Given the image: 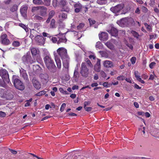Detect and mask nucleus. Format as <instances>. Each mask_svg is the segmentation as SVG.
<instances>
[{
	"label": "nucleus",
	"mask_w": 159,
	"mask_h": 159,
	"mask_svg": "<svg viewBox=\"0 0 159 159\" xmlns=\"http://www.w3.org/2000/svg\"><path fill=\"white\" fill-rule=\"evenodd\" d=\"M74 6L75 8V11L76 13L79 12L82 8V5L80 3H75Z\"/></svg>",
	"instance_id": "17"
},
{
	"label": "nucleus",
	"mask_w": 159,
	"mask_h": 159,
	"mask_svg": "<svg viewBox=\"0 0 159 159\" xmlns=\"http://www.w3.org/2000/svg\"><path fill=\"white\" fill-rule=\"evenodd\" d=\"M128 26L130 25H134L135 24V22L133 19L131 18H128Z\"/></svg>",
	"instance_id": "27"
},
{
	"label": "nucleus",
	"mask_w": 159,
	"mask_h": 159,
	"mask_svg": "<svg viewBox=\"0 0 159 159\" xmlns=\"http://www.w3.org/2000/svg\"><path fill=\"white\" fill-rule=\"evenodd\" d=\"M101 46L102 44L99 41H98L97 42L96 44L95 45V47L97 48L100 49L102 47Z\"/></svg>",
	"instance_id": "43"
},
{
	"label": "nucleus",
	"mask_w": 159,
	"mask_h": 159,
	"mask_svg": "<svg viewBox=\"0 0 159 159\" xmlns=\"http://www.w3.org/2000/svg\"><path fill=\"white\" fill-rule=\"evenodd\" d=\"M131 33L135 37H136L137 38H138V37L139 36V34L135 31H131Z\"/></svg>",
	"instance_id": "40"
},
{
	"label": "nucleus",
	"mask_w": 159,
	"mask_h": 159,
	"mask_svg": "<svg viewBox=\"0 0 159 159\" xmlns=\"http://www.w3.org/2000/svg\"><path fill=\"white\" fill-rule=\"evenodd\" d=\"M51 39L53 43H56L57 41V39L56 37H52Z\"/></svg>",
	"instance_id": "57"
},
{
	"label": "nucleus",
	"mask_w": 159,
	"mask_h": 159,
	"mask_svg": "<svg viewBox=\"0 0 159 159\" xmlns=\"http://www.w3.org/2000/svg\"><path fill=\"white\" fill-rule=\"evenodd\" d=\"M100 74L103 77L105 78L106 77V74L104 71L102 70L101 71H100Z\"/></svg>",
	"instance_id": "59"
},
{
	"label": "nucleus",
	"mask_w": 159,
	"mask_h": 159,
	"mask_svg": "<svg viewBox=\"0 0 159 159\" xmlns=\"http://www.w3.org/2000/svg\"><path fill=\"white\" fill-rule=\"evenodd\" d=\"M38 32L34 29H32L30 30V37L32 39L34 37H36L37 35V33Z\"/></svg>",
	"instance_id": "22"
},
{
	"label": "nucleus",
	"mask_w": 159,
	"mask_h": 159,
	"mask_svg": "<svg viewBox=\"0 0 159 159\" xmlns=\"http://www.w3.org/2000/svg\"><path fill=\"white\" fill-rule=\"evenodd\" d=\"M55 61L56 62L57 67L58 68L60 69L61 66V63L60 59L54 54Z\"/></svg>",
	"instance_id": "20"
},
{
	"label": "nucleus",
	"mask_w": 159,
	"mask_h": 159,
	"mask_svg": "<svg viewBox=\"0 0 159 159\" xmlns=\"http://www.w3.org/2000/svg\"><path fill=\"white\" fill-rule=\"evenodd\" d=\"M104 66L106 68H111L113 66L112 62L110 61L106 60L103 63Z\"/></svg>",
	"instance_id": "15"
},
{
	"label": "nucleus",
	"mask_w": 159,
	"mask_h": 159,
	"mask_svg": "<svg viewBox=\"0 0 159 159\" xmlns=\"http://www.w3.org/2000/svg\"><path fill=\"white\" fill-rule=\"evenodd\" d=\"M34 39L39 45H43L44 43L45 39L42 35H37Z\"/></svg>",
	"instance_id": "11"
},
{
	"label": "nucleus",
	"mask_w": 159,
	"mask_h": 159,
	"mask_svg": "<svg viewBox=\"0 0 159 159\" xmlns=\"http://www.w3.org/2000/svg\"><path fill=\"white\" fill-rule=\"evenodd\" d=\"M28 7L27 5H25L22 6L20 9V12L22 16L25 18L27 17V10Z\"/></svg>",
	"instance_id": "12"
},
{
	"label": "nucleus",
	"mask_w": 159,
	"mask_h": 159,
	"mask_svg": "<svg viewBox=\"0 0 159 159\" xmlns=\"http://www.w3.org/2000/svg\"><path fill=\"white\" fill-rule=\"evenodd\" d=\"M0 43L3 45H8L11 43L10 40L8 39L7 35L3 34L0 36Z\"/></svg>",
	"instance_id": "9"
},
{
	"label": "nucleus",
	"mask_w": 159,
	"mask_h": 159,
	"mask_svg": "<svg viewBox=\"0 0 159 159\" xmlns=\"http://www.w3.org/2000/svg\"><path fill=\"white\" fill-rule=\"evenodd\" d=\"M33 3L37 5H43V2L42 0H33Z\"/></svg>",
	"instance_id": "24"
},
{
	"label": "nucleus",
	"mask_w": 159,
	"mask_h": 159,
	"mask_svg": "<svg viewBox=\"0 0 159 159\" xmlns=\"http://www.w3.org/2000/svg\"><path fill=\"white\" fill-rule=\"evenodd\" d=\"M46 93V91H45L44 90H43V91H40V92H39L38 93H37L36 94V95L37 96H41L42 95L45 94Z\"/></svg>",
	"instance_id": "36"
},
{
	"label": "nucleus",
	"mask_w": 159,
	"mask_h": 159,
	"mask_svg": "<svg viewBox=\"0 0 159 159\" xmlns=\"http://www.w3.org/2000/svg\"><path fill=\"white\" fill-rule=\"evenodd\" d=\"M101 69V66H94V70L98 72L100 71Z\"/></svg>",
	"instance_id": "41"
},
{
	"label": "nucleus",
	"mask_w": 159,
	"mask_h": 159,
	"mask_svg": "<svg viewBox=\"0 0 159 159\" xmlns=\"http://www.w3.org/2000/svg\"><path fill=\"white\" fill-rule=\"evenodd\" d=\"M31 52L32 56H35L37 53V50L36 48H33L31 49Z\"/></svg>",
	"instance_id": "25"
},
{
	"label": "nucleus",
	"mask_w": 159,
	"mask_h": 159,
	"mask_svg": "<svg viewBox=\"0 0 159 159\" xmlns=\"http://www.w3.org/2000/svg\"><path fill=\"white\" fill-rule=\"evenodd\" d=\"M59 18H61L63 19H66L67 18V16L66 14L62 12L59 14Z\"/></svg>",
	"instance_id": "33"
},
{
	"label": "nucleus",
	"mask_w": 159,
	"mask_h": 159,
	"mask_svg": "<svg viewBox=\"0 0 159 159\" xmlns=\"http://www.w3.org/2000/svg\"><path fill=\"white\" fill-rule=\"evenodd\" d=\"M20 76L22 77L24 80H27L28 79V75L26 72V71L22 68L20 70Z\"/></svg>",
	"instance_id": "16"
},
{
	"label": "nucleus",
	"mask_w": 159,
	"mask_h": 159,
	"mask_svg": "<svg viewBox=\"0 0 159 159\" xmlns=\"http://www.w3.org/2000/svg\"><path fill=\"white\" fill-rule=\"evenodd\" d=\"M34 19L35 20L41 21L43 20V18L38 15H36L34 17Z\"/></svg>",
	"instance_id": "37"
},
{
	"label": "nucleus",
	"mask_w": 159,
	"mask_h": 159,
	"mask_svg": "<svg viewBox=\"0 0 159 159\" xmlns=\"http://www.w3.org/2000/svg\"><path fill=\"white\" fill-rule=\"evenodd\" d=\"M84 103V107H86L87 106L89 105L91 103V102L89 101L87 102H85Z\"/></svg>",
	"instance_id": "58"
},
{
	"label": "nucleus",
	"mask_w": 159,
	"mask_h": 159,
	"mask_svg": "<svg viewBox=\"0 0 159 159\" xmlns=\"http://www.w3.org/2000/svg\"><path fill=\"white\" fill-rule=\"evenodd\" d=\"M14 97L13 93L11 92L9 93H7L5 95V98L7 100H11Z\"/></svg>",
	"instance_id": "21"
},
{
	"label": "nucleus",
	"mask_w": 159,
	"mask_h": 159,
	"mask_svg": "<svg viewBox=\"0 0 159 159\" xmlns=\"http://www.w3.org/2000/svg\"><path fill=\"white\" fill-rule=\"evenodd\" d=\"M5 82V81L0 79V86L5 87L6 86Z\"/></svg>",
	"instance_id": "38"
},
{
	"label": "nucleus",
	"mask_w": 159,
	"mask_h": 159,
	"mask_svg": "<svg viewBox=\"0 0 159 159\" xmlns=\"http://www.w3.org/2000/svg\"><path fill=\"white\" fill-rule=\"evenodd\" d=\"M40 76L43 81L44 80L46 82H47L48 80V75L47 73L41 74Z\"/></svg>",
	"instance_id": "19"
},
{
	"label": "nucleus",
	"mask_w": 159,
	"mask_h": 159,
	"mask_svg": "<svg viewBox=\"0 0 159 159\" xmlns=\"http://www.w3.org/2000/svg\"><path fill=\"white\" fill-rule=\"evenodd\" d=\"M66 107V104L65 103H63L61 105L60 110L61 112H62L64 110V108Z\"/></svg>",
	"instance_id": "47"
},
{
	"label": "nucleus",
	"mask_w": 159,
	"mask_h": 159,
	"mask_svg": "<svg viewBox=\"0 0 159 159\" xmlns=\"http://www.w3.org/2000/svg\"><path fill=\"white\" fill-rule=\"evenodd\" d=\"M23 62L25 64H32L35 61L32 59L31 56L28 53L24 55L22 58Z\"/></svg>",
	"instance_id": "7"
},
{
	"label": "nucleus",
	"mask_w": 159,
	"mask_h": 159,
	"mask_svg": "<svg viewBox=\"0 0 159 159\" xmlns=\"http://www.w3.org/2000/svg\"><path fill=\"white\" fill-rule=\"evenodd\" d=\"M57 52L62 60L64 68L63 70L66 73H67L69 70L70 58L67 54L66 49L64 48H60L57 49Z\"/></svg>",
	"instance_id": "1"
},
{
	"label": "nucleus",
	"mask_w": 159,
	"mask_h": 159,
	"mask_svg": "<svg viewBox=\"0 0 159 159\" xmlns=\"http://www.w3.org/2000/svg\"><path fill=\"white\" fill-rule=\"evenodd\" d=\"M105 87H108L110 86L111 84H108V83L107 82H105L103 83L102 84Z\"/></svg>",
	"instance_id": "55"
},
{
	"label": "nucleus",
	"mask_w": 159,
	"mask_h": 159,
	"mask_svg": "<svg viewBox=\"0 0 159 159\" xmlns=\"http://www.w3.org/2000/svg\"><path fill=\"white\" fill-rule=\"evenodd\" d=\"M9 150L12 153L14 154H16L17 153V152L14 150L9 149Z\"/></svg>",
	"instance_id": "60"
},
{
	"label": "nucleus",
	"mask_w": 159,
	"mask_h": 159,
	"mask_svg": "<svg viewBox=\"0 0 159 159\" xmlns=\"http://www.w3.org/2000/svg\"><path fill=\"white\" fill-rule=\"evenodd\" d=\"M79 88V86H78V85H74L72 87V89L73 90H74L75 89H78Z\"/></svg>",
	"instance_id": "64"
},
{
	"label": "nucleus",
	"mask_w": 159,
	"mask_h": 159,
	"mask_svg": "<svg viewBox=\"0 0 159 159\" xmlns=\"http://www.w3.org/2000/svg\"><path fill=\"white\" fill-rule=\"evenodd\" d=\"M106 0H98L97 2L99 4L102 5L105 3V2Z\"/></svg>",
	"instance_id": "48"
},
{
	"label": "nucleus",
	"mask_w": 159,
	"mask_h": 159,
	"mask_svg": "<svg viewBox=\"0 0 159 159\" xmlns=\"http://www.w3.org/2000/svg\"><path fill=\"white\" fill-rule=\"evenodd\" d=\"M12 80L15 87L17 89L23 90L25 89V85L19 79L16 78V75H13Z\"/></svg>",
	"instance_id": "3"
},
{
	"label": "nucleus",
	"mask_w": 159,
	"mask_h": 159,
	"mask_svg": "<svg viewBox=\"0 0 159 159\" xmlns=\"http://www.w3.org/2000/svg\"><path fill=\"white\" fill-rule=\"evenodd\" d=\"M107 31L113 36L116 37L118 34V30L116 28L113 24L109 25Z\"/></svg>",
	"instance_id": "4"
},
{
	"label": "nucleus",
	"mask_w": 159,
	"mask_h": 159,
	"mask_svg": "<svg viewBox=\"0 0 159 159\" xmlns=\"http://www.w3.org/2000/svg\"><path fill=\"white\" fill-rule=\"evenodd\" d=\"M70 11V8L67 7H65L62 8V11L69 12Z\"/></svg>",
	"instance_id": "46"
},
{
	"label": "nucleus",
	"mask_w": 159,
	"mask_h": 159,
	"mask_svg": "<svg viewBox=\"0 0 159 159\" xmlns=\"http://www.w3.org/2000/svg\"><path fill=\"white\" fill-rule=\"evenodd\" d=\"M144 25L148 30L149 31L151 30V27L150 25H148L147 23H144Z\"/></svg>",
	"instance_id": "44"
},
{
	"label": "nucleus",
	"mask_w": 159,
	"mask_h": 159,
	"mask_svg": "<svg viewBox=\"0 0 159 159\" xmlns=\"http://www.w3.org/2000/svg\"><path fill=\"white\" fill-rule=\"evenodd\" d=\"M84 24L83 23L80 24L79 25L77 26V28L79 30H80L81 29L84 27Z\"/></svg>",
	"instance_id": "39"
},
{
	"label": "nucleus",
	"mask_w": 159,
	"mask_h": 159,
	"mask_svg": "<svg viewBox=\"0 0 159 159\" xmlns=\"http://www.w3.org/2000/svg\"><path fill=\"white\" fill-rule=\"evenodd\" d=\"M0 75L2 79L7 83L10 82L9 74L8 71L5 69L2 68H0Z\"/></svg>",
	"instance_id": "5"
},
{
	"label": "nucleus",
	"mask_w": 159,
	"mask_h": 159,
	"mask_svg": "<svg viewBox=\"0 0 159 159\" xmlns=\"http://www.w3.org/2000/svg\"><path fill=\"white\" fill-rule=\"evenodd\" d=\"M89 70L85 63H82L81 65L80 73L84 77L86 78L89 75Z\"/></svg>",
	"instance_id": "6"
},
{
	"label": "nucleus",
	"mask_w": 159,
	"mask_h": 159,
	"mask_svg": "<svg viewBox=\"0 0 159 159\" xmlns=\"http://www.w3.org/2000/svg\"><path fill=\"white\" fill-rule=\"evenodd\" d=\"M18 7V6L16 5L15 4L10 8V11L12 12H13L14 11H16L17 10Z\"/></svg>",
	"instance_id": "28"
},
{
	"label": "nucleus",
	"mask_w": 159,
	"mask_h": 159,
	"mask_svg": "<svg viewBox=\"0 0 159 159\" xmlns=\"http://www.w3.org/2000/svg\"><path fill=\"white\" fill-rule=\"evenodd\" d=\"M131 61L132 64H134L135 63L136 61V58L135 57H132L131 59Z\"/></svg>",
	"instance_id": "50"
},
{
	"label": "nucleus",
	"mask_w": 159,
	"mask_h": 159,
	"mask_svg": "<svg viewBox=\"0 0 159 159\" xmlns=\"http://www.w3.org/2000/svg\"><path fill=\"white\" fill-rule=\"evenodd\" d=\"M99 39L101 41H106L108 39V34L107 33L102 32L99 34Z\"/></svg>",
	"instance_id": "13"
},
{
	"label": "nucleus",
	"mask_w": 159,
	"mask_h": 159,
	"mask_svg": "<svg viewBox=\"0 0 159 159\" xmlns=\"http://www.w3.org/2000/svg\"><path fill=\"white\" fill-rule=\"evenodd\" d=\"M100 61L101 60L97 58V62L96 64L95 65L101 66Z\"/></svg>",
	"instance_id": "62"
},
{
	"label": "nucleus",
	"mask_w": 159,
	"mask_h": 159,
	"mask_svg": "<svg viewBox=\"0 0 159 159\" xmlns=\"http://www.w3.org/2000/svg\"><path fill=\"white\" fill-rule=\"evenodd\" d=\"M6 115L5 112L2 111H0V116L3 117Z\"/></svg>",
	"instance_id": "63"
},
{
	"label": "nucleus",
	"mask_w": 159,
	"mask_h": 159,
	"mask_svg": "<svg viewBox=\"0 0 159 159\" xmlns=\"http://www.w3.org/2000/svg\"><path fill=\"white\" fill-rule=\"evenodd\" d=\"M156 64V63L154 62H152L149 65V67L151 69H152L154 66Z\"/></svg>",
	"instance_id": "54"
},
{
	"label": "nucleus",
	"mask_w": 159,
	"mask_h": 159,
	"mask_svg": "<svg viewBox=\"0 0 159 159\" xmlns=\"http://www.w3.org/2000/svg\"><path fill=\"white\" fill-rule=\"evenodd\" d=\"M40 8V7H32L31 9V12L33 13L34 14L36 12L39 10Z\"/></svg>",
	"instance_id": "30"
},
{
	"label": "nucleus",
	"mask_w": 159,
	"mask_h": 159,
	"mask_svg": "<svg viewBox=\"0 0 159 159\" xmlns=\"http://www.w3.org/2000/svg\"><path fill=\"white\" fill-rule=\"evenodd\" d=\"M40 15L44 16H45L47 14V9L46 7H40Z\"/></svg>",
	"instance_id": "18"
},
{
	"label": "nucleus",
	"mask_w": 159,
	"mask_h": 159,
	"mask_svg": "<svg viewBox=\"0 0 159 159\" xmlns=\"http://www.w3.org/2000/svg\"><path fill=\"white\" fill-rule=\"evenodd\" d=\"M55 20L54 19H52L51 20L50 24V27L52 28H55Z\"/></svg>",
	"instance_id": "35"
},
{
	"label": "nucleus",
	"mask_w": 159,
	"mask_h": 159,
	"mask_svg": "<svg viewBox=\"0 0 159 159\" xmlns=\"http://www.w3.org/2000/svg\"><path fill=\"white\" fill-rule=\"evenodd\" d=\"M55 14V12L53 11H50L49 14V16L48 17H50L51 18H52V17L54 16Z\"/></svg>",
	"instance_id": "45"
},
{
	"label": "nucleus",
	"mask_w": 159,
	"mask_h": 159,
	"mask_svg": "<svg viewBox=\"0 0 159 159\" xmlns=\"http://www.w3.org/2000/svg\"><path fill=\"white\" fill-rule=\"evenodd\" d=\"M88 20L90 26L94 24L95 23V20H92L90 18Z\"/></svg>",
	"instance_id": "49"
},
{
	"label": "nucleus",
	"mask_w": 159,
	"mask_h": 159,
	"mask_svg": "<svg viewBox=\"0 0 159 159\" xmlns=\"http://www.w3.org/2000/svg\"><path fill=\"white\" fill-rule=\"evenodd\" d=\"M100 53L102 57H104L106 56L107 53L104 51H101L99 52Z\"/></svg>",
	"instance_id": "61"
},
{
	"label": "nucleus",
	"mask_w": 159,
	"mask_h": 159,
	"mask_svg": "<svg viewBox=\"0 0 159 159\" xmlns=\"http://www.w3.org/2000/svg\"><path fill=\"white\" fill-rule=\"evenodd\" d=\"M59 4L60 5L64 6L66 4V0H61L59 2Z\"/></svg>",
	"instance_id": "42"
},
{
	"label": "nucleus",
	"mask_w": 159,
	"mask_h": 159,
	"mask_svg": "<svg viewBox=\"0 0 159 159\" xmlns=\"http://www.w3.org/2000/svg\"><path fill=\"white\" fill-rule=\"evenodd\" d=\"M105 45L110 49L113 50L114 49V46L113 44L110 42L108 41L106 43Z\"/></svg>",
	"instance_id": "23"
},
{
	"label": "nucleus",
	"mask_w": 159,
	"mask_h": 159,
	"mask_svg": "<svg viewBox=\"0 0 159 159\" xmlns=\"http://www.w3.org/2000/svg\"><path fill=\"white\" fill-rule=\"evenodd\" d=\"M124 7V4L121 3L114 7H112L110 8V10L114 13L117 14Z\"/></svg>",
	"instance_id": "8"
},
{
	"label": "nucleus",
	"mask_w": 159,
	"mask_h": 159,
	"mask_svg": "<svg viewBox=\"0 0 159 159\" xmlns=\"http://www.w3.org/2000/svg\"><path fill=\"white\" fill-rule=\"evenodd\" d=\"M142 11L144 13H146L147 12L148 9L144 6H143L142 7Z\"/></svg>",
	"instance_id": "53"
},
{
	"label": "nucleus",
	"mask_w": 159,
	"mask_h": 159,
	"mask_svg": "<svg viewBox=\"0 0 159 159\" xmlns=\"http://www.w3.org/2000/svg\"><path fill=\"white\" fill-rule=\"evenodd\" d=\"M78 68H75L74 73V77L76 78H78L79 76V73L78 71Z\"/></svg>",
	"instance_id": "26"
},
{
	"label": "nucleus",
	"mask_w": 159,
	"mask_h": 159,
	"mask_svg": "<svg viewBox=\"0 0 159 159\" xmlns=\"http://www.w3.org/2000/svg\"><path fill=\"white\" fill-rule=\"evenodd\" d=\"M45 64L48 70L51 72L54 73L56 71V67L51 57L47 55L43 58Z\"/></svg>",
	"instance_id": "2"
},
{
	"label": "nucleus",
	"mask_w": 159,
	"mask_h": 159,
	"mask_svg": "<svg viewBox=\"0 0 159 159\" xmlns=\"http://www.w3.org/2000/svg\"><path fill=\"white\" fill-rule=\"evenodd\" d=\"M84 108L86 111H87L88 112L91 111L92 109V108L91 107H84Z\"/></svg>",
	"instance_id": "56"
},
{
	"label": "nucleus",
	"mask_w": 159,
	"mask_h": 159,
	"mask_svg": "<svg viewBox=\"0 0 159 159\" xmlns=\"http://www.w3.org/2000/svg\"><path fill=\"white\" fill-rule=\"evenodd\" d=\"M43 4L46 6H49L50 5L51 0H43Z\"/></svg>",
	"instance_id": "34"
},
{
	"label": "nucleus",
	"mask_w": 159,
	"mask_h": 159,
	"mask_svg": "<svg viewBox=\"0 0 159 159\" xmlns=\"http://www.w3.org/2000/svg\"><path fill=\"white\" fill-rule=\"evenodd\" d=\"M117 79L118 80H123L124 79H125V78L123 75H120L117 77Z\"/></svg>",
	"instance_id": "51"
},
{
	"label": "nucleus",
	"mask_w": 159,
	"mask_h": 159,
	"mask_svg": "<svg viewBox=\"0 0 159 159\" xmlns=\"http://www.w3.org/2000/svg\"><path fill=\"white\" fill-rule=\"evenodd\" d=\"M19 25L24 29L26 32L29 31V29L27 26L22 23H20Z\"/></svg>",
	"instance_id": "29"
},
{
	"label": "nucleus",
	"mask_w": 159,
	"mask_h": 159,
	"mask_svg": "<svg viewBox=\"0 0 159 159\" xmlns=\"http://www.w3.org/2000/svg\"><path fill=\"white\" fill-rule=\"evenodd\" d=\"M12 45L14 47H18L20 45V42L17 41H14L12 43Z\"/></svg>",
	"instance_id": "31"
},
{
	"label": "nucleus",
	"mask_w": 159,
	"mask_h": 159,
	"mask_svg": "<svg viewBox=\"0 0 159 159\" xmlns=\"http://www.w3.org/2000/svg\"><path fill=\"white\" fill-rule=\"evenodd\" d=\"M117 23L122 27H127L128 26V18H122L117 21Z\"/></svg>",
	"instance_id": "10"
},
{
	"label": "nucleus",
	"mask_w": 159,
	"mask_h": 159,
	"mask_svg": "<svg viewBox=\"0 0 159 159\" xmlns=\"http://www.w3.org/2000/svg\"><path fill=\"white\" fill-rule=\"evenodd\" d=\"M67 41L66 39L65 38L59 39V40L57 42V44H59L61 43H66Z\"/></svg>",
	"instance_id": "32"
},
{
	"label": "nucleus",
	"mask_w": 159,
	"mask_h": 159,
	"mask_svg": "<svg viewBox=\"0 0 159 159\" xmlns=\"http://www.w3.org/2000/svg\"><path fill=\"white\" fill-rule=\"evenodd\" d=\"M86 62L87 64L91 67H93V65L90 61L89 59H87L86 61Z\"/></svg>",
	"instance_id": "52"
},
{
	"label": "nucleus",
	"mask_w": 159,
	"mask_h": 159,
	"mask_svg": "<svg viewBox=\"0 0 159 159\" xmlns=\"http://www.w3.org/2000/svg\"><path fill=\"white\" fill-rule=\"evenodd\" d=\"M32 82L34 87L37 89L41 88V84L35 78H33L32 80Z\"/></svg>",
	"instance_id": "14"
}]
</instances>
